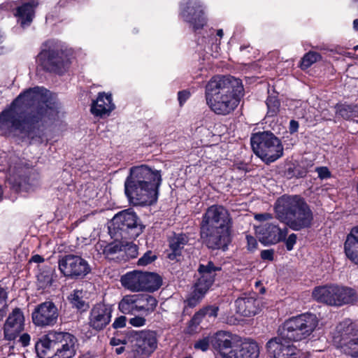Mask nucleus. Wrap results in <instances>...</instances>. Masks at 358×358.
I'll return each mask as SVG.
<instances>
[{"mask_svg": "<svg viewBox=\"0 0 358 358\" xmlns=\"http://www.w3.org/2000/svg\"><path fill=\"white\" fill-rule=\"evenodd\" d=\"M210 343V337H206L195 342L194 347L196 350L206 351Z\"/></svg>", "mask_w": 358, "mask_h": 358, "instance_id": "44", "label": "nucleus"}, {"mask_svg": "<svg viewBox=\"0 0 358 358\" xmlns=\"http://www.w3.org/2000/svg\"><path fill=\"white\" fill-rule=\"evenodd\" d=\"M357 301L358 294L354 289L338 285L336 306H341L345 304H352Z\"/></svg>", "mask_w": 358, "mask_h": 358, "instance_id": "31", "label": "nucleus"}, {"mask_svg": "<svg viewBox=\"0 0 358 358\" xmlns=\"http://www.w3.org/2000/svg\"><path fill=\"white\" fill-rule=\"evenodd\" d=\"M218 310L219 308L217 306H209L199 310L200 312H201L203 316L205 317V319H206L207 321L209 322L210 320H215V319L217 316Z\"/></svg>", "mask_w": 358, "mask_h": 358, "instance_id": "41", "label": "nucleus"}, {"mask_svg": "<svg viewBox=\"0 0 358 358\" xmlns=\"http://www.w3.org/2000/svg\"><path fill=\"white\" fill-rule=\"evenodd\" d=\"M337 331L341 351L352 357L358 358V325L345 320L338 324Z\"/></svg>", "mask_w": 358, "mask_h": 358, "instance_id": "11", "label": "nucleus"}, {"mask_svg": "<svg viewBox=\"0 0 358 358\" xmlns=\"http://www.w3.org/2000/svg\"><path fill=\"white\" fill-rule=\"evenodd\" d=\"M44 261V259L38 255H34L31 259H30V262H36V263H41Z\"/></svg>", "mask_w": 358, "mask_h": 358, "instance_id": "61", "label": "nucleus"}, {"mask_svg": "<svg viewBox=\"0 0 358 358\" xmlns=\"http://www.w3.org/2000/svg\"><path fill=\"white\" fill-rule=\"evenodd\" d=\"M318 176L321 179H327L330 178L331 173L329 169L325 166L318 167L316 169Z\"/></svg>", "mask_w": 358, "mask_h": 358, "instance_id": "46", "label": "nucleus"}, {"mask_svg": "<svg viewBox=\"0 0 358 358\" xmlns=\"http://www.w3.org/2000/svg\"><path fill=\"white\" fill-rule=\"evenodd\" d=\"M24 315L20 308H15L8 315L3 327L6 341L15 340L24 329Z\"/></svg>", "mask_w": 358, "mask_h": 358, "instance_id": "18", "label": "nucleus"}, {"mask_svg": "<svg viewBox=\"0 0 358 358\" xmlns=\"http://www.w3.org/2000/svg\"><path fill=\"white\" fill-rule=\"evenodd\" d=\"M119 309L124 314L137 313V294L124 296L119 303Z\"/></svg>", "mask_w": 358, "mask_h": 358, "instance_id": "35", "label": "nucleus"}, {"mask_svg": "<svg viewBox=\"0 0 358 358\" xmlns=\"http://www.w3.org/2000/svg\"><path fill=\"white\" fill-rule=\"evenodd\" d=\"M11 8V6L9 5L8 3H2L0 5V10L1 9H6L8 10Z\"/></svg>", "mask_w": 358, "mask_h": 358, "instance_id": "62", "label": "nucleus"}, {"mask_svg": "<svg viewBox=\"0 0 358 358\" xmlns=\"http://www.w3.org/2000/svg\"><path fill=\"white\" fill-rule=\"evenodd\" d=\"M157 335L152 331L136 333V341L131 351L133 358H148L157 349Z\"/></svg>", "mask_w": 358, "mask_h": 358, "instance_id": "16", "label": "nucleus"}, {"mask_svg": "<svg viewBox=\"0 0 358 358\" xmlns=\"http://www.w3.org/2000/svg\"><path fill=\"white\" fill-rule=\"evenodd\" d=\"M68 299L72 306L78 310H85L87 304L83 300V290L76 289L69 296Z\"/></svg>", "mask_w": 358, "mask_h": 358, "instance_id": "36", "label": "nucleus"}, {"mask_svg": "<svg viewBox=\"0 0 358 358\" xmlns=\"http://www.w3.org/2000/svg\"><path fill=\"white\" fill-rule=\"evenodd\" d=\"M318 324V320L315 314L304 313L286 320L279 327L278 331L282 338L292 341H299L308 337Z\"/></svg>", "mask_w": 358, "mask_h": 358, "instance_id": "7", "label": "nucleus"}, {"mask_svg": "<svg viewBox=\"0 0 358 358\" xmlns=\"http://www.w3.org/2000/svg\"><path fill=\"white\" fill-rule=\"evenodd\" d=\"M122 285L133 292L143 291V272L134 271L122 275Z\"/></svg>", "mask_w": 358, "mask_h": 358, "instance_id": "29", "label": "nucleus"}, {"mask_svg": "<svg viewBox=\"0 0 358 358\" xmlns=\"http://www.w3.org/2000/svg\"><path fill=\"white\" fill-rule=\"evenodd\" d=\"M114 108L111 94L99 92L96 99L92 101L90 110L95 116L103 117L109 115Z\"/></svg>", "mask_w": 358, "mask_h": 358, "instance_id": "26", "label": "nucleus"}, {"mask_svg": "<svg viewBox=\"0 0 358 358\" xmlns=\"http://www.w3.org/2000/svg\"><path fill=\"white\" fill-rule=\"evenodd\" d=\"M284 176L287 178H292L294 177H303L302 173H301L297 167L294 164L288 165L284 171Z\"/></svg>", "mask_w": 358, "mask_h": 358, "instance_id": "43", "label": "nucleus"}, {"mask_svg": "<svg viewBox=\"0 0 358 358\" xmlns=\"http://www.w3.org/2000/svg\"><path fill=\"white\" fill-rule=\"evenodd\" d=\"M156 259L157 256L152 251H148L138 260L137 264L143 266H147Z\"/></svg>", "mask_w": 358, "mask_h": 358, "instance_id": "42", "label": "nucleus"}, {"mask_svg": "<svg viewBox=\"0 0 358 358\" xmlns=\"http://www.w3.org/2000/svg\"><path fill=\"white\" fill-rule=\"evenodd\" d=\"M353 27L356 31H358V19L353 21Z\"/></svg>", "mask_w": 358, "mask_h": 358, "instance_id": "64", "label": "nucleus"}, {"mask_svg": "<svg viewBox=\"0 0 358 358\" xmlns=\"http://www.w3.org/2000/svg\"><path fill=\"white\" fill-rule=\"evenodd\" d=\"M236 311L244 317H252L261 310V301L254 296L238 298L236 301Z\"/></svg>", "mask_w": 358, "mask_h": 358, "instance_id": "25", "label": "nucleus"}, {"mask_svg": "<svg viewBox=\"0 0 358 358\" xmlns=\"http://www.w3.org/2000/svg\"><path fill=\"white\" fill-rule=\"evenodd\" d=\"M52 273L50 271H44L37 275L38 286L40 289H45L52 285Z\"/></svg>", "mask_w": 358, "mask_h": 358, "instance_id": "39", "label": "nucleus"}, {"mask_svg": "<svg viewBox=\"0 0 358 358\" xmlns=\"http://www.w3.org/2000/svg\"><path fill=\"white\" fill-rule=\"evenodd\" d=\"M335 108L336 115L346 120L351 118L356 111L355 106L347 103H338Z\"/></svg>", "mask_w": 358, "mask_h": 358, "instance_id": "37", "label": "nucleus"}, {"mask_svg": "<svg viewBox=\"0 0 358 358\" xmlns=\"http://www.w3.org/2000/svg\"><path fill=\"white\" fill-rule=\"evenodd\" d=\"M129 323L134 327H142L145 324V319L143 317H134L130 319Z\"/></svg>", "mask_w": 358, "mask_h": 358, "instance_id": "51", "label": "nucleus"}, {"mask_svg": "<svg viewBox=\"0 0 358 358\" xmlns=\"http://www.w3.org/2000/svg\"><path fill=\"white\" fill-rule=\"evenodd\" d=\"M320 59L321 55L319 53L310 51L303 57L301 62V68L302 69H308Z\"/></svg>", "mask_w": 358, "mask_h": 358, "instance_id": "38", "label": "nucleus"}, {"mask_svg": "<svg viewBox=\"0 0 358 358\" xmlns=\"http://www.w3.org/2000/svg\"><path fill=\"white\" fill-rule=\"evenodd\" d=\"M161 182L160 171L146 165L131 167L124 182L125 194L134 206L152 205L157 200Z\"/></svg>", "mask_w": 358, "mask_h": 358, "instance_id": "2", "label": "nucleus"}, {"mask_svg": "<svg viewBox=\"0 0 358 358\" xmlns=\"http://www.w3.org/2000/svg\"><path fill=\"white\" fill-rule=\"evenodd\" d=\"M36 61L45 71L57 73H62L69 64L67 56L53 40H48L42 44Z\"/></svg>", "mask_w": 358, "mask_h": 358, "instance_id": "9", "label": "nucleus"}, {"mask_svg": "<svg viewBox=\"0 0 358 358\" xmlns=\"http://www.w3.org/2000/svg\"><path fill=\"white\" fill-rule=\"evenodd\" d=\"M337 294V284L317 286L312 292V296L315 301L334 306H336Z\"/></svg>", "mask_w": 358, "mask_h": 358, "instance_id": "23", "label": "nucleus"}, {"mask_svg": "<svg viewBox=\"0 0 358 358\" xmlns=\"http://www.w3.org/2000/svg\"><path fill=\"white\" fill-rule=\"evenodd\" d=\"M220 271H221V267L216 266L212 261L199 264L197 269L199 278L195 281L192 291L185 301L189 307H195L201 301L214 283L217 272Z\"/></svg>", "mask_w": 358, "mask_h": 358, "instance_id": "8", "label": "nucleus"}, {"mask_svg": "<svg viewBox=\"0 0 358 358\" xmlns=\"http://www.w3.org/2000/svg\"><path fill=\"white\" fill-rule=\"evenodd\" d=\"M236 336L227 331H218L210 337V344L222 358L228 355L227 350L232 347Z\"/></svg>", "mask_w": 358, "mask_h": 358, "instance_id": "24", "label": "nucleus"}, {"mask_svg": "<svg viewBox=\"0 0 358 358\" xmlns=\"http://www.w3.org/2000/svg\"><path fill=\"white\" fill-rule=\"evenodd\" d=\"M243 87L239 79L229 76L213 77L206 85V101L232 92H243Z\"/></svg>", "mask_w": 358, "mask_h": 358, "instance_id": "10", "label": "nucleus"}, {"mask_svg": "<svg viewBox=\"0 0 358 358\" xmlns=\"http://www.w3.org/2000/svg\"><path fill=\"white\" fill-rule=\"evenodd\" d=\"M124 351V346H120V348H117L115 349V352L117 355L122 354Z\"/></svg>", "mask_w": 358, "mask_h": 358, "instance_id": "63", "label": "nucleus"}, {"mask_svg": "<svg viewBox=\"0 0 358 358\" xmlns=\"http://www.w3.org/2000/svg\"><path fill=\"white\" fill-rule=\"evenodd\" d=\"M292 341L282 338L278 331V335L269 339L266 344L268 355L272 358H297L299 350Z\"/></svg>", "mask_w": 358, "mask_h": 358, "instance_id": "13", "label": "nucleus"}, {"mask_svg": "<svg viewBox=\"0 0 358 358\" xmlns=\"http://www.w3.org/2000/svg\"><path fill=\"white\" fill-rule=\"evenodd\" d=\"M296 242V235L294 234H290L285 240V245L287 250L290 251L293 249L294 245Z\"/></svg>", "mask_w": 358, "mask_h": 358, "instance_id": "47", "label": "nucleus"}, {"mask_svg": "<svg viewBox=\"0 0 358 358\" xmlns=\"http://www.w3.org/2000/svg\"><path fill=\"white\" fill-rule=\"evenodd\" d=\"M8 311V305L3 304L0 307V322L3 320V317L6 315Z\"/></svg>", "mask_w": 358, "mask_h": 358, "instance_id": "59", "label": "nucleus"}, {"mask_svg": "<svg viewBox=\"0 0 358 358\" xmlns=\"http://www.w3.org/2000/svg\"><path fill=\"white\" fill-rule=\"evenodd\" d=\"M259 241L264 244H275L285 240L288 229L287 227L280 229L272 223L262 224L256 228Z\"/></svg>", "mask_w": 358, "mask_h": 358, "instance_id": "21", "label": "nucleus"}, {"mask_svg": "<svg viewBox=\"0 0 358 358\" xmlns=\"http://www.w3.org/2000/svg\"><path fill=\"white\" fill-rule=\"evenodd\" d=\"M346 257L355 264L358 265V226L351 229L344 243Z\"/></svg>", "mask_w": 358, "mask_h": 358, "instance_id": "27", "label": "nucleus"}, {"mask_svg": "<svg viewBox=\"0 0 358 358\" xmlns=\"http://www.w3.org/2000/svg\"><path fill=\"white\" fill-rule=\"evenodd\" d=\"M299 128V123L296 120H291L289 122V131L290 133L293 134L296 132L298 130Z\"/></svg>", "mask_w": 358, "mask_h": 358, "instance_id": "58", "label": "nucleus"}, {"mask_svg": "<svg viewBox=\"0 0 358 358\" xmlns=\"http://www.w3.org/2000/svg\"><path fill=\"white\" fill-rule=\"evenodd\" d=\"M113 308L110 305L97 303L91 310L90 326L96 331L103 329L110 322Z\"/></svg>", "mask_w": 358, "mask_h": 358, "instance_id": "22", "label": "nucleus"}, {"mask_svg": "<svg viewBox=\"0 0 358 358\" xmlns=\"http://www.w3.org/2000/svg\"><path fill=\"white\" fill-rule=\"evenodd\" d=\"M266 106L268 115L273 117L278 113L280 103L276 96H268L266 99Z\"/></svg>", "mask_w": 358, "mask_h": 358, "instance_id": "40", "label": "nucleus"}, {"mask_svg": "<svg viewBox=\"0 0 358 358\" xmlns=\"http://www.w3.org/2000/svg\"><path fill=\"white\" fill-rule=\"evenodd\" d=\"M76 338L66 332L49 331L35 344L40 358H72L76 354Z\"/></svg>", "mask_w": 358, "mask_h": 358, "instance_id": "4", "label": "nucleus"}, {"mask_svg": "<svg viewBox=\"0 0 358 358\" xmlns=\"http://www.w3.org/2000/svg\"><path fill=\"white\" fill-rule=\"evenodd\" d=\"M250 143L254 153L267 164L283 155L284 148L280 140L271 131L252 134Z\"/></svg>", "mask_w": 358, "mask_h": 358, "instance_id": "6", "label": "nucleus"}, {"mask_svg": "<svg viewBox=\"0 0 358 358\" xmlns=\"http://www.w3.org/2000/svg\"><path fill=\"white\" fill-rule=\"evenodd\" d=\"M127 317L125 316H120L117 317L113 323V327L114 329H120L124 327L126 325Z\"/></svg>", "mask_w": 358, "mask_h": 358, "instance_id": "48", "label": "nucleus"}, {"mask_svg": "<svg viewBox=\"0 0 358 358\" xmlns=\"http://www.w3.org/2000/svg\"><path fill=\"white\" fill-rule=\"evenodd\" d=\"M124 343H125V342H124L123 341H122L119 338H112L110 341V344L113 346H117L120 344H124Z\"/></svg>", "mask_w": 358, "mask_h": 358, "instance_id": "60", "label": "nucleus"}, {"mask_svg": "<svg viewBox=\"0 0 358 358\" xmlns=\"http://www.w3.org/2000/svg\"><path fill=\"white\" fill-rule=\"evenodd\" d=\"M8 298V293L6 290L0 286V305H3L6 303V300Z\"/></svg>", "mask_w": 358, "mask_h": 358, "instance_id": "56", "label": "nucleus"}, {"mask_svg": "<svg viewBox=\"0 0 358 358\" xmlns=\"http://www.w3.org/2000/svg\"><path fill=\"white\" fill-rule=\"evenodd\" d=\"M145 226L140 218L130 209L117 213L108 227L112 238L118 239H135L143 231Z\"/></svg>", "mask_w": 358, "mask_h": 358, "instance_id": "5", "label": "nucleus"}, {"mask_svg": "<svg viewBox=\"0 0 358 358\" xmlns=\"http://www.w3.org/2000/svg\"><path fill=\"white\" fill-rule=\"evenodd\" d=\"M259 349L257 343L254 341L245 342L238 348L231 350L226 358H257Z\"/></svg>", "mask_w": 358, "mask_h": 358, "instance_id": "28", "label": "nucleus"}, {"mask_svg": "<svg viewBox=\"0 0 358 358\" xmlns=\"http://www.w3.org/2000/svg\"><path fill=\"white\" fill-rule=\"evenodd\" d=\"M188 241V236L184 234H174L171 236L169 239V243L172 252L169 254V258L173 260L178 256H180L182 250L187 244Z\"/></svg>", "mask_w": 358, "mask_h": 358, "instance_id": "30", "label": "nucleus"}, {"mask_svg": "<svg viewBox=\"0 0 358 358\" xmlns=\"http://www.w3.org/2000/svg\"><path fill=\"white\" fill-rule=\"evenodd\" d=\"M242 92H232L224 96H216L206 101L209 108L216 114L226 115L231 113L238 106Z\"/></svg>", "mask_w": 358, "mask_h": 358, "instance_id": "19", "label": "nucleus"}, {"mask_svg": "<svg viewBox=\"0 0 358 358\" xmlns=\"http://www.w3.org/2000/svg\"><path fill=\"white\" fill-rule=\"evenodd\" d=\"M127 255L131 258H134L138 255V247L136 245H127L126 248Z\"/></svg>", "mask_w": 358, "mask_h": 358, "instance_id": "49", "label": "nucleus"}, {"mask_svg": "<svg viewBox=\"0 0 358 358\" xmlns=\"http://www.w3.org/2000/svg\"><path fill=\"white\" fill-rule=\"evenodd\" d=\"M230 221L229 213L224 207L213 205L203 215L201 226L230 227Z\"/></svg>", "mask_w": 358, "mask_h": 358, "instance_id": "20", "label": "nucleus"}, {"mask_svg": "<svg viewBox=\"0 0 358 358\" xmlns=\"http://www.w3.org/2000/svg\"><path fill=\"white\" fill-rule=\"evenodd\" d=\"M59 104L44 87H35L20 94L0 114V130L3 135L19 132L34 139L32 129H40L58 118Z\"/></svg>", "mask_w": 358, "mask_h": 358, "instance_id": "1", "label": "nucleus"}, {"mask_svg": "<svg viewBox=\"0 0 358 358\" xmlns=\"http://www.w3.org/2000/svg\"><path fill=\"white\" fill-rule=\"evenodd\" d=\"M255 219L260 222L266 221L272 219V215L268 213L256 214Z\"/></svg>", "mask_w": 358, "mask_h": 358, "instance_id": "54", "label": "nucleus"}, {"mask_svg": "<svg viewBox=\"0 0 358 358\" xmlns=\"http://www.w3.org/2000/svg\"><path fill=\"white\" fill-rule=\"evenodd\" d=\"M122 250V247L117 243L110 244L105 248L107 254H115Z\"/></svg>", "mask_w": 358, "mask_h": 358, "instance_id": "50", "label": "nucleus"}, {"mask_svg": "<svg viewBox=\"0 0 358 358\" xmlns=\"http://www.w3.org/2000/svg\"><path fill=\"white\" fill-rule=\"evenodd\" d=\"M59 311L52 301H46L37 305L32 312L33 323L40 327H52L57 324Z\"/></svg>", "mask_w": 358, "mask_h": 358, "instance_id": "15", "label": "nucleus"}, {"mask_svg": "<svg viewBox=\"0 0 358 358\" xmlns=\"http://www.w3.org/2000/svg\"><path fill=\"white\" fill-rule=\"evenodd\" d=\"M60 272L66 278L80 279L91 271L88 262L80 256L69 254L63 256L58 262Z\"/></svg>", "mask_w": 358, "mask_h": 358, "instance_id": "12", "label": "nucleus"}, {"mask_svg": "<svg viewBox=\"0 0 358 358\" xmlns=\"http://www.w3.org/2000/svg\"><path fill=\"white\" fill-rule=\"evenodd\" d=\"M181 16L192 27L194 31L202 29L206 21L200 3L196 0H189L181 7Z\"/></svg>", "mask_w": 358, "mask_h": 358, "instance_id": "17", "label": "nucleus"}, {"mask_svg": "<svg viewBox=\"0 0 358 358\" xmlns=\"http://www.w3.org/2000/svg\"><path fill=\"white\" fill-rule=\"evenodd\" d=\"M273 250H264L261 252V258L264 260L272 261L273 259Z\"/></svg>", "mask_w": 358, "mask_h": 358, "instance_id": "52", "label": "nucleus"}, {"mask_svg": "<svg viewBox=\"0 0 358 358\" xmlns=\"http://www.w3.org/2000/svg\"><path fill=\"white\" fill-rule=\"evenodd\" d=\"M203 319H205V317H203L201 312L199 310L194 315L189 321V326L192 327H196Z\"/></svg>", "mask_w": 358, "mask_h": 358, "instance_id": "45", "label": "nucleus"}, {"mask_svg": "<svg viewBox=\"0 0 358 358\" xmlns=\"http://www.w3.org/2000/svg\"><path fill=\"white\" fill-rule=\"evenodd\" d=\"M189 93L187 91H180L178 94V99L180 103V105L182 106L184 102L189 98Z\"/></svg>", "mask_w": 358, "mask_h": 358, "instance_id": "55", "label": "nucleus"}, {"mask_svg": "<svg viewBox=\"0 0 358 358\" xmlns=\"http://www.w3.org/2000/svg\"><path fill=\"white\" fill-rule=\"evenodd\" d=\"M34 7L33 3H25L18 7L15 15L17 17V21L22 27L29 26L34 16Z\"/></svg>", "mask_w": 358, "mask_h": 358, "instance_id": "32", "label": "nucleus"}, {"mask_svg": "<svg viewBox=\"0 0 358 358\" xmlns=\"http://www.w3.org/2000/svg\"><path fill=\"white\" fill-rule=\"evenodd\" d=\"M19 341L24 347L27 346L30 342V336L25 333L20 336Z\"/></svg>", "mask_w": 358, "mask_h": 358, "instance_id": "57", "label": "nucleus"}, {"mask_svg": "<svg viewBox=\"0 0 358 358\" xmlns=\"http://www.w3.org/2000/svg\"><path fill=\"white\" fill-rule=\"evenodd\" d=\"M143 291H155L162 285L161 277L155 273L143 272Z\"/></svg>", "mask_w": 358, "mask_h": 358, "instance_id": "34", "label": "nucleus"}, {"mask_svg": "<svg viewBox=\"0 0 358 358\" xmlns=\"http://www.w3.org/2000/svg\"><path fill=\"white\" fill-rule=\"evenodd\" d=\"M276 217L294 231L309 228L313 220V212L305 199L299 195H284L275 206Z\"/></svg>", "mask_w": 358, "mask_h": 358, "instance_id": "3", "label": "nucleus"}, {"mask_svg": "<svg viewBox=\"0 0 358 358\" xmlns=\"http://www.w3.org/2000/svg\"><path fill=\"white\" fill-rule=\"evenodd\" d=\"M157 306V299L149 294H137L138 313L148 315L152 313Z\"/></svg>", "mask_w": 358, "mask_h": 358, "instance_id": "33", "label": "nucleus"}, {"mask_svg": "<svg viewBox=\"0 0 358 358\" xmlns=\"http://www.w3.org/2000/svg\"><path fill=\"white\" fill-rule=\"evenodd\" d=\"M246 239H247V242H248V249L249 250H255L257 245V242L256 239L251 236H247Z\"/></svg>", "mask_w": 358, "mask_h": 358, "instance_id": "53", "label": "nucleus"}, {"mask_svg": "<svg viewBox=\"0 0 358 358\" xmlns=\"http://www.w3.org/2000/svg\"><path fill=\"white\" fill-rule=\"evenodd\" d=\"M201 237L208 248L215 250L227 248L230 241L229 227L201 226Z\"/></svg>", "mask_w": 358, "mask_h": 358, "instance_id": "14", "label": "nucleus"}]
</instances>
